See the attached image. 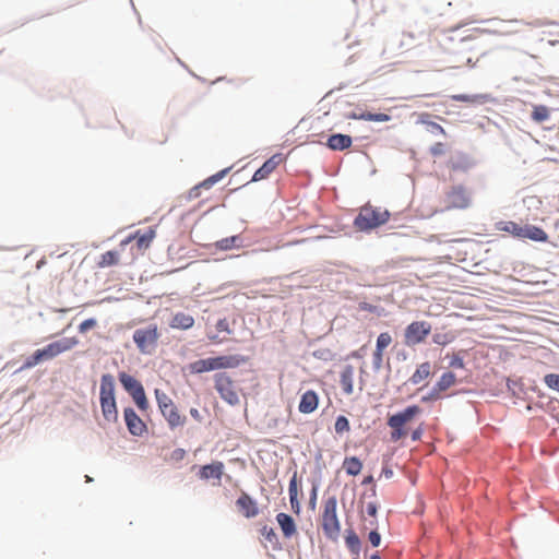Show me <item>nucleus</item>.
<instances>
[{"instance_id": "1", "label": "nucleus", "mask_w": 559, "mask_h": 559, "mask_svg": "<svg viewBox=\"0 0 559 559\" xmlns=\"http://www.w3.org/2000/svg\"><path fill=\"white\" fill-rule=\"evenodd\" d=\"M473 205V193L471 189L462 183L450 186L439 199V207L436 213L466 211Z\"/></svg>"}, {"instance_id": "2", "label": "nucleus", "mask_w": 559, "mask_h": 559, "mask_svg": "<svg viewBox=\"0 0 559 559\" xmlns=\"http://www.w3.org/2000/svg\"><path fill=\"white\" fill-rule=\"evenodd\" d=\"M245 361L246 359L239 355H223L195 360L190 365V369L194 373H203L213 370L234 369Z\"/></svg>"}, {"instance_id": "3", "label": "nucleus", "mask_w": 559, "mask_h": 559, "mask_svg": "<svg viewBox=\"0 0 559 559\" xmlns=\"http://www.w3.org/2000/svg\"><path fill=\"white\" fill-rule=\"evenodd\" d=\"M99 401L104 418L107 421H116L118 411L115 399V379L109 373L103 374L100 378Z\"/></svg>"}, {"instance_id": "4", "label": "nucleus", "mask_w": 559, "mask_h": 559, "mask_svg": "<svg viewBox=\"0 0 559 559\" xmlns=\"http://www.w3.org/2000/svg\"><path fill=\"white\" fill-rule=\"evenodd\" d=\"M390 213L385 209L365 205L354 221V226L360 231H368L385 224Z\"/></svg>"}, {"instance_id": "5", "label": "nucleus", "mask_w": 559, "mask_h": 559, "mask_svg": "<svg viewBox=\"0 0 559 559\" xmlns=\"http://www.w3.org/2000/svg\"><path fill=\"white\" fill-rule=\"evenodd\" d=\"M336 509V497H329L323 501L321 526L324 535L332 540H336L341 533V522Z\"/></svg>"}, {"instance_id": "6", "label": "nucleus", "mask_w": 559, "mask_h": 559, "mask_svg": "<svg viewBox=\"0 0 559 559\" xmlns=\"http://www.w3.org/2000/svg\"><path fill=\"white\" fill-rule=\"evenodd\" d=\"M423 409L418 405H409L403 411L391 415L388 418V426L391 428L390 438L392 441H399L406 437L405 426L416 416L420 415Z\"/></svg>"}, {"instance_id": "7", "label": "nucleus", "mask_w": 559, "mask_h": 559, "mask_svg": "<svg viewBox=\"0 0 559 559\" xmlns=\"http://www.w3.org/2000/svg\"><path fill=\"white\" fill-rule=\"evenodd\" d=\"M155 397L158 408L166 419L170 429L182 427L186 424V416L181 415L171 397L162 390H155Z\"/></svg>"}, {"instance_id": "8", "label": "nucleus", "mask_w": 559, "mask_h": 559, "mask_svg": "<svg viewBox=\"0 0 559 559\" xmlns=\"http://www.w3.org/2000/svg\"><path fill=\"white\" fill-rule=\"evenodd\" d=\"M214 388L219 394L221 399L230 406L240 404L241 389L238 388L237 383L228 373H216L214 376Z\"/></svg>"}, {"instance_id": "9", "label": "nucleus", "mask_w": 559, "mask_h": 559, "mask_svg": "<svg viewBox=\"0 0 559 559\" xmlns=\"http://www.w3.org/2000/svg\"><path fill=\"white\" fill-rule=\"evenodd\" d=\"M119 381L123 389L132 396L140 411L145 412L148 408V401L142 383L127 372L119 373Z\"/></svg>"}, {"instance_id": "10", "label": "nucleus", "mask_w": 559, "mask_h": 559, "mask_svg": "<svg viewBox=\"0 0 559 559\" xmlns=\"http://www.w3.org/2000/svg\"><path fill=\"white\" fill-rule=\"evenodd\" d=\"M158 338L159 332L156 324L138 329L133 333V341L138 349L143 354H152L157 346Z\"/></svg>"}, {"instance_id": "11", "label": "nucleus", "mask_w": 559, "mask_h": 559, "mask_svg": "<svg viewBox=\"0 0 559 559\" xmlns=\"http://www.w3.org/2000/svg\"><path fill=\"white\" fill-rule=\"evenodd\" d=\"M431 332V324L427 321H414L404 330V344L408 347L423 343Z\"/></svg>"}, {"instance_id": "12", "label": "nucleus", "mask_w": 559, "mask_h": 559, "mask_svg": "<svg viewBox=\"0 0 559 559\" xmlns=\"http://www.w3.org/2000/svg\"><path fill=\"white\" fill-rule=\"evenodd\" d=\"M79 341L76 337H64L59 341L49 343L44 348L37 349V353L41 360H50L58 355L68 352L78 345Z\"/></svg>"}, {"instance_id": "13", "label": "nucleus", "mask_w": 559, "mask_h": 559, "mask_svg": "<svg viewBox=\"0 0 559 559\" xmlns=\"http://www.w3.org/2000/svg\"><path fill=\"white\" fill-rule=\"evenodd\" d=\"M123 415L127 428L131 435L140 437L146 431V425L133 408H124Z\"/></svg>"}, {"instance_id": "14", "label": "nucleus", "mask_w": 559, "mask_h": 559, "mask_svg": "<svg viewBox=\"0 0 559 559\" xmlns=\"http://www.w3.org/2000/svg\"><path fill=\"white\" fill-rule=\"evenodd\" d=\"M239 512L247 519L254 518L259 514L257 502L247 493L242 492L236 500Z\"/></svg>"}, {"instance_id": "15", "label": "nucleus", "mask_w": 559, "mask_h": 559, "mask_svg": "<svg viewBox=\"0 0 559 559\" xmlns=\"http://www.w3.org/2000/svg\"><path fill=\"white\" fill-rule=\"evenodd\" d=\"M284 160L282 154H274L271 156L254 174L252 181H260L270 176L275 168Z\"/></svg>"}, {"instance_id": "16", "label": "nucleus", "mask_w": 559, "mask_h": 559, "mask_svg": "<svg viewBox=\"0 0 559 559\" xmlns=\"http://www.w3.org/2000/svg\"><path fill=\"white\" fill-rule=\"evenodd\" d=\"M392 343V336L389 332L380 333L377 343L376 350L373 353V365L376 368H380L383 362V352Z\"/></svg>"}, {"instance_id": "17", "label": "nucleus", "mask_w": 559, "mask_h": 559, "mask_svg": "<svg viewBox=\"0 0 559 559\" xmlns=\"http://www.w3.org/2000/svg\"><path fill=\"white\" fill-rule=\"evenodd\" d=\"M519 238L520 239H530L537 242H546L548 241L547 233L540 227L534 225H525L521 226Z\"/></svg>"}, {"instance_id": "18", "label": "nucleus", "mask_w": 559, "mask_h": 559, "mask_svg": "<svg viewBox=\"0 0 559 559\" xmlns=\"http://www.w3.org/2000/svg\"><path fill=\"white\" fill-rule=\"evenodd\" d=\"M223 474H224V464L221 461H215L211 464L204 465L199 471V477L204 480L214 478L219 481Z\"/></svg>"}, {"instance_id": "19", "label": "nucleus", "mask_w": 559, "mask_h": 559, "mask_svg": "<svg viewBox=\"0 0 559 559\" xmlns=\"http://www.w3.org/2000/svg\"><path fill=\"white\" fill-rule=\"evenodd\" d=\"M318 403L319 399L317 393L312 390H309L301 395L298 409L302 414H310L317 409Z\"/></svg>"}, {"instance_id": "20", "label": "nucleus", "mask_w": 559, "mask_h": 559, "mask_svg": "<svg viewBox=\"0 0 559 559\" xmlns=\"http://www.w3.org/2000/svg\"><path fill=\"white\" fill-rule=\"evenodd\" d=\"M276 521L283 532L284 537L290 538L297 533V527L294 519L287 513H278Z\"/></svg>"}, {"instance_id": "21", "label": "nucleus", "mask_w": 559, "mask_h": 559, "mask_svg": "<svg viewBox=\"0 0 559 559\" xmlns=\"http://www.w3.org/2000/svg\"><path fill=\"white\" fill-rule=\"evenodd\" d=\"M227 169L221 170L217 174L206 178L201 183L193 187L189 192L190 198L200 197L201 189H211L217 181H219L227 174Z\"/></svg>"}, {"instance_id": "22", "label": "nucleus", "mask_w": 559, "mask_h": 559, "mask_svg": "<svg viewBox=\"0 0 559 559\" xmlns=\"http://www.w3.org/2000/svg\"><path fill=\"white\" fill-rule=\"evenodd\" d=\"M431 374L432 366L429 361H425L417 366L416 370L411 376L409 381L412 384L417 385L426 381Z\"/></svg>"}, {"instance_id": "23", "label": "nucleus", "mask_w": 559, "mask_h": 559, "mask_svg": "<svg viewBox=\"0 0 559 559\" xmlns=\"http://www.w3.org/2000/svg\"><path fill=\"white\" fill-rule=\"evenodd\" d=\"M194 324V319L192 316L185 312H177L173 316L171 321L169 322V326L171 329L177 330H188L191 329Z\"/></svg>"}, {"instance_id": "24", "label": "nucleus", "mask_w": 559, "mask_h": 559, "mask_svg": "<svg viewBox=\"0 0 559 559\" xmlns=\"http://www.w3.org/2000/svg\"><path fill=\"white\" fill-rule=\"evenodd\" d=\"M353 140L349 135L346 134H333L328 139V147L333 151H343L350 147Z\"/></svg>"}, {"instance_id": "25", "label": "nucleus", "mask_w": 559, "mask_h": 559, "mask_svg": "<svg viewBox=\"0 0 559 559\" xmlns=\"http://www.w3.org/2000/svg\"><path fill=\"white\" fill-rule=\"evenodd\" d=\"M341 386L346 394H352L354 391V369L352 366H346L341 372Z\"/></svg>"}, {"instance_id": "26", "label": "nucleus", "mask_w": 559, "mask_h": 559, "mask_svg": "<svg viewBox=\"0 0 559 559\" xmlns=\"http://www.w3.org/2000/svg\"><path fill=\"white\" fill-rule=\"evenodd\" d=\"M454 102L469 103V104H485L490 100V96L487 94H455L451 96Z\"/></svg>"}, {"instance_id": "27", "label": "nucleus", "mask_w": 559, "mask_h": 559, "mask_svg": "<svg viewBox=\"0 0 559 559\" xmlns=\"http://www.w3.org/2000/svg\"><path fill=\"white\" fill-rule=\"evenodd\" d=\"M455 383H456V376L451 371H447V372L442 373V376L439 378V380L437 381V383L433 386L437 389V391L442 393V392L447 391L448 389H450L451 386H453Z\"/></svg>"}, {"instance_id": "28", "label": "nucleus", "mask_w": 559, "mask_h": 559, "mask_svg": "<svg viewBox=\"0 0 559 559\" xmlns=\"http://www.w3.org/2000/svg\"><path fill=\"white\" fill-rule=\"evenodd\" d=\"M496 229L499 231L508 233L515 238H519V235H521L520 234L521 225H519L518 223L512 222V221L498 222L496 224Z\"/></svg>"}, {"instance_id": "29", "label": "nucleus", "mask_w": 559, "mask_h": 559, "mask_svg": "<svg viewBox=\"0 0 559 559\" xmlns=\"http://www.w3.org/2000/svg\"><path fill=\"white\" fill-rule=\"evenodd\" d=\"M343 467L348 475L356 476L361 472L362 463L356 456L346 457L343 462Z\"/></svg>"}, {"instance_id": "30", "label": "nucleus", "mask_w": 559, "mask_h": 559, "mask_svg": "<svg viewBox=\"0 0 559 559\" xmlns=\"http://www.w3.org/2000/svg\"><path fill=\"white\" fill-rule=\"evenodd\" d=\"M350 118L357 119V120H365V121H377V122H385L390 120V116L386 114H371V112H361V114H353L350 115Z\"/></svg>"}, {"instance_id": "31", "label": "nucleus", "mask_w": 559, "mask_h": 559, "mask_svg": "<svg viewBox=\"0 0 559 559\" xmlns=\"http://www.w3.org/2000/svg\"><path fill=\"white\" fill-rule=\"evenodd\" d=\"M153 238H154V233L152 230L150 233L143 234V235H139V233H136L134 236H129L127 239H124L121 242V246L128 245L132 239H136L139 248L148 247V245L151 243Z\"/></svg>"}, {"instance_id": "32", "label": "nucleus", "mask_w": 559, "mask_h": 559, "mask_svg": "<svg viewBox=\"0 0 559 559\" xmlns=\"http://www.w3.org/2000/svg\"><path fill=\"white\" fill-rule=\"evenodd\" d=\"M215 246L217 249L226 251L233 248H239L241 246V239L239 236H230L218 240Z\"/></svg>"}, {"instance_id": "33", "label": "nucleus", "mask_w": 559, "mask_h": 559, "mask_svg": "<svg viewBox=\"0 0 559 559\" xmlns=\"http://www.w3.org/2000/svg\"><path fill=\"white\" fill-rule=\"evenodd\" d=\"M119 262V253L117 251H107L103 253L97 262L98 267H108Z\"/></svg>"}, {"instance_id": "34", "label": "nucleus", "mask_w": 559, "mask_h": 559, "mask_svg": "<svg viewBox=\"0 0 559 559\" xmlns=\"http://www.w3.org/2000/svg\"><path fill=\"white\" fill-rule=\"evenodd\" d=\"M345 544L352 554L359 555L361 543L358 535L355 532H348V534L345 537Z\"/></svg>"}, {"instance_id": "35", "label": "nucleus", "mask_w": 559, "mask_h": 559, "mask_svg": "<svg viewBox=\"0 0 559 559\" xmlns=\"http://www.w3.org/2000/svg\"><path fill=\"white\" fill-rule=\"evenodd\" d=\"M533 120L543 122L549 118V109L546 106H535L532 112Z\"/></svg>"}, {"instance_id": "36", "label": "nucleus", "mask_w": 559, "mask_h": 559, "mask_svg": "<svg viewBox=\"0 0 559 559\" xmlns=\"http://www.w3.org/2000/svg\"><path fill=\"white\" fill-rule=\"evenodd\" d=\"M335 432L342 435L344 432H348L350 429L349 421L345 416H338L335 420Z\"/></svg>"}, {"instance_id": "37", "label": "nucleus", "mask_w": 559, "mask_h": 559, "mask_svg": "<svg viewBox=\"0 0 559 559\" xmlns=\"http://www.w3.org/2000/svg\"><path fill=\"white\" fill-rule=\"evenodd\" d=\"M544 383L547 388L557 391L559 393V374L558 373H547L544 377Z\"/></svg>"}, {"instance_id": "38", "label": "nucleus", "mask_w": 559, "mask_h": 559, "mask_svg": "<svg viewBox=\"0 0 559 559\" xmlns=\"http://www.w3.org/2000/svg\"><path fill=\"white\" fill-rule=\"evenodd\" d=\"M260 533L270 544L276 545L278 543L277 535L272 527L264 525L260 530Z\"/></svg>"}, {"instance_id": "39", "label": "nucleus", "mask_w": 559, "mask_h": 559, "mask_svg": "<svg viewBox=\"0 0 559 559\" xmlns=\"http://www.w3.org/2000/svg\"><path fill=\"white\" fill-rule=\"evenodd\" d=\"M288 493H289V499H290L292 508H294V501L298 497L297 476H296V474H294V476L292 477V479L289 481Z\"/></svg>"}, {"instance_id": "40", "label": "nucleus", "mask_w": 559, "mask_h": 559, "mask_svg": "<svg viewBox=\"0 0 559 559\" xmlns=\"http://www.w3.org/2000/svg\"><path fill=\"white\" fill-rule=\"evenodd\" d=\"M41 358L39 357L37 350L34 352V354L32 356H29L28 358H26V360L24 361L23 366L21 367V369H31L33 367H35L36 365H38L39 362H41Z\"/></svg>"}, {"instance_id": "41", "label": "nucleus", "mask_w": 559, "mask_h": 559, "mask_svg": "<svg viewBox=\"0 0 559 559\" xmlns=\"http://www.w3.org/2000/svg\"><path fill=\"white\" fill-rule=\"evenodd\" d=\"M97 325V321L93 318L91 319H86L84 320L80 325H79V331L81 333H85L87 332L90 329H93Z\"/></svg>"}, {"instance_id": "42", "label": "nucleus", "mask_w": 559, "mask_h": 559, "mask_svg": "<svg viewBox=\"0 0 559 559\" xmlns=\"http://www.w3.org/2000/svg\"><path fill=\"white\" fill-rule=\"evenodd\" d=\"M215 328H216V331H217L218 333H222V332H225V333H227V334H230V333H231V329H230V326H229V322H228V321H227V319H225V318H224V319L218 320V321H217V323H216V325H215Z\"/></svg>"}, {"instance_id": "43", "label": "nucleus", "mask_w": 559, "mask_h": 559, "mask_svg": "<svg viewBox=\"0 0 559 559\" xmlns=\"http://www.w3.org/2000/svg\"><path fill=\"white\" fill-rule=\"evenodd\" d=\"M430 153L432 156L435 157H438V156H441L445 153V144L441 143V142H437L435 143L431 147H430Z\"/></svg>"}, {"instance_id": "44", "label": "nucleus", "mask_w": 559, "mask_h": 559, "mask_svg": "<svg viewBox=\"0 0 559 559\" xmlns=\"http://www.w3.org/2000/svg\"><path fill=\"white\" fill-rule=\"evenodd\" d=\"M441 399V393L433 386L431 391L421 397V402L437 401Z\"/></svg>"}, {"instance_id": "45", "label": "nucleus", "mask_w": 559, "mask_h": 559, "mask_svg": "<svg viewBox=\"0 0 559 559\" xmlns=\"http://www.w3.org/2000/svg\"><path fill=\"white\" fill-rule=\"evenodd\" d=\"M428 130L431 132V133H435V134H442V135H445V130L443 129L442 126H440L439 123L437 122H429V128Z\"/></svg>"}, {"instance_id": "46", "label": "nucleus", "mask_w": 559, "mask_h": 559, "mask_svg": "<svg viewBox=\"0 0 559 559\" xmlns=\"http://www.w3.org/2000/svg\"><path fill=\"white\" fill-rule=\"evenodd\" d=\"M368 538H369L370 544L373 547H378L380 545L381 536H380V534L377 531H371L369 533Z\"/></svg>"}, {"instance_id": "47", "label": "nucleus", "mask_w": 559, "mask_h": 559, "mask_svg": "<svg viewBox=\"0 0 559 559\" xmlns=\"http://www.w3.org/2000/svg\"><path fill=\"white\" fill-rule=\"evenodd\" d=\"M450 367L451 368H457V369L464 368L463 358L460 357L459 355H453V357H452V359L450 361Z\"/></svg>"}, {"instance_id": "48", "label": "nucleus", "mask_w": 559, "mask_h": 559, "mask_svg": "<svg viewBox=\"0 0 559 559\" xmlns=\"http://www.w3.org/2000/svg\"><path fill=\"white\" fill-rule=\"evenodd\" d=\"M186 455V451L183 449H176L171 452V460L181 461Z\"/></svg>"}, {"instance_id": "49", "label": "nucleus", "mask_w": 559, "mask_h": 559, "mask_svg": "<svg viewBox=\"0 0 559 559\" xmlns=\"http://www.w3.org/2000/svg\"><path fill=\"white\" fill-rule=\"evenodd\" d=\"M423 431H424V430H423V427H421V426H419L418 428H416L415 430H413V431H412V435H411L412 440H413V441H418V440H420V438H421V436H423Z\"/></svg>"}, {"instance_id": "50", "label": "nucleus", "mask_w": 559, "mask_h": 559, "mask_svg": "<svg viewBox=\"0 0 559 559\" xmlns=\"http://www.w3.org/2000/svg\"><path fill=\"white\" fill-rule=\"evenodd\" d=\"M366 512L370 516H376L377 514V506L373 502H370L366 507Z\"/></svg>"}, {"instance_id": "51", "label": "nucleus", "mask_w": 559, "mask_h": 559, "mask_svg": "<svg viewBox=\"0 0 559 559\" xmlns=\"http://www.w3.org/2000/svg\"><path fill=\"white\" fill-rule=\"evenodd\" d=\"M428 118H429L428 114H423V115H420L419 122L423 124H426L429 128V122H431V121Z\"/></svg>"}, {"instance_id": "52", "label": "nucleus", "mask_w": 559, "mask_h": 559, "mask_svg": "<svg viewBox=\"0 0 559 559\" xmlns=\"http://www.w3.org/2000/svg\"><path fill=\"white\" fill-rule=\"evenodd\" d=\"M190 415L197 419V420H201V415H200V412L197 409V408H191L190 409Z\"/></svg>"}, {"instance_id": "53", "label": "nucleus", "mask_w": 559, "mask_h": 559, "mask_svg": "<svg viewBox=\"0 0 559 559\" xmlns=\"http://www.w3.org/2000/svg\"><path fill=\"white\" fill-rule=\"evenodd\" d=\"M209 338L211 342L215 344H219L224 341L223 338H219L218 335H209Z\"/></svg>"}, {"instance_id": "54", "label": "nucleus", "mask_w": 559, "mask_h": 559, "mask_svg": "<svg viewBox=\"0 0 559 559\" xmlns=\"http://www.w3.org/2000/svg\"><path fill=\"white\" fill-rule=\"evenodd\" d=\"M433 341L437 344H445L447 343L445 341H442V337H440L439 335H436Z\"/></svg>"}, {"instance_id": "55", "label": "nucleus", "mask_w": 559, "mask_h": 559, "mask_svg": "<svg viewBox=\"0 0 559 559\" xmlns=\"http://www.w3.org/2000/svg\"><path fill=\"white\" fill-rule=\"evenodd\" d=\"M433 341L437 344H445L447 343L445 341H442V337H440L439 335H436Z\"/></svg>"}, {"instance_id": "56", "label": "nucleus", "mask_w": 559, "mask_h": 559, "mask_svg": "<svg viewBox=\"0 0 559 559\" xmlns=\"http://www.w3.org/2000/svg\"><path fill=\"white\" fill-rule=\"evenodd\" d=\"M293 510H296L298 511L299 510V501H298V497L296 498V500L294 501V508H292Z\"/></svg>"}, {"instance_id": "57", "label": "nucleus", "mask_w": 559, "mask_h": 559, "mask_svg": "<svg viewBox=\"0 0 559 559\" xmlns=\"http://www.w3.org/2000/svg\"><path fill=\"white\" fill-rule=\"evenodd\" d=\"M370 559H381V557L379 555H372Z\"/></svg>"}]
</instances>
